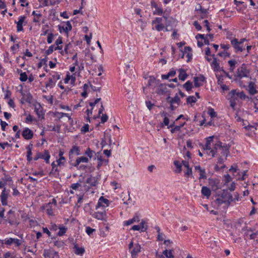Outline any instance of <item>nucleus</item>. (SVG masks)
Wrapping results in <instances>:
<instances>
[{
  "label": "nucleus",
  "instance_id": "17",
  "mask_svg": "<svg viewBox=\"0 0 258 258\" xmlns=\"http://www.w3.org/2000/svg\"><path fill=\"white\" fill-rule=\"evenodd\" d=\"M222 143L220 141L218 142L216 144H215L213 147L211 149L210 151V154H211L213 157H214L217 153V150H219L220 147H221V145Z\"/></svg>",
  "mask_w": 258,
  "mask_h": 258
},
{
  "label": "nucleus",
  "instance_id": "16",
  "mask_svg": "<svg viewBox=\"0 0 258 258\" xmlns=\"http://www.w3.org/2000/svg\"><path fill=\"white\" fill-rule=\"evenodd\" d=\"M38 155H39V159H43L44 160L46 163H49V159L50 157V155L49 154V152L48 150H45L43 153L38 152Z\"/></svg>",
  "mask_w": 258,
  "mask_h": 258
},
{
  "label": "nucleus",
  "instance_id": "44",
  "mask_svg": "<svg viewBox=\"0 0 258 258\" xmlns=\"http://www.w3.org/2000/svg\"><path fill=\"white\" fill-rule=\"evenodd\" d=\"M153 14L154 15L161 16L163 14V10L161 7H158L153 11Z\"/></svg>",
  "mask_w": 258,
  "mask_h": 258
},
{
  "label": "nucleus",
  "instance_id": "13",
  "mask_svg": "<svg viewBox=\"0 0 258 258\" xmlns=\"http://www.w3.org/2000/svg\"><path fill=\"white\" fill-rule=\"evenodd\" d=\"M156 92L159 95H164L168 92L167 84H161L157 88Z\"/></svg>",
  "mask_w": 258,
  "mask_h": 258
},
{
  "label": "nucleus",
  "instance_id": "55",
  "mask_svg": "<svg viewBox=\"0 0 258 258\" xmlns=\"http://www.w3.org/2000/svg\"><path fill=\"white\" fill-rule=\"evenodd\" d=\"M197 101L196 98L193 96H189L186 98L187 104L195 103Z\"/></svg>",
  "mask_w": 258,
  "mask_h": 258
},
{
  "label": "nucleus",
  "instance_id": "1",
  "mask_svg": "<svg viewBox=\"0 0 258 258\" xmlns=\"http://www.w3.org/2000/svg\"><path fill=\"white\" fill-rule=\"evenodd\" d=\"M215 200V204L218 206L224 203H227L230 205L233 202L232 195L228 191V189H222L218 191Z\"/></svg>",
  "mask_w": 258,
  "mask_h": 258
},
{
  "label": "nucleus",
  "instance_id": "18",
  "mask_svg": "<svg viewBox=\"0 0 258 258\" xmlns=\"http://www.w3.org/2000/svg\"><path fill=\"white\" fill-rule=\"evenodd\" d=\"M229 147L230 146L226 144H222L221 145V147H220L219 150H221V154L223 156L227 157L229 153Z\"/></svg>",
  "mask_w": 258,
  "mask_h": 258
},
{
  "label": "nucleus",
  "instance_id": "19",
  "mask_svg": "<svg viewBox=\"0 0 258 258\" xmlns=\"http://www.w3.org/2000/svg\"><path fill=\"white\" fill-rule=\"evenodd\" d=\"M42 209L43 210H45L46 211V213L49 216H53V211L52 207L51 205V203H47L43 205L42 207Z\"/></svg>",
  "mask_w": 258,
  "mask_h": 258
},
{
  "label": "nucleus",
  "instance_id": "57",
  "mask_svg": "<svg viewBox=\"0 0 258 258\" xmlns=\"http://www.w3.org/2000/svg\"><path fill=\"white\" fill-rule=\"evenodd\" d=\"M216 77L217 79V83L219 85H222L223 84V77L222 75H216Z\"/></svg>",
  "mask_w": 258,
  "mask_h": 258
},
{
  "label": "nucleus",
  "instance_id": "27",
  "mask_svg": "<svg viewBox=\"0 0 258 258\" xmlns=\"http://www.w3.org/2000/svg\"><path fill=\"white\" fill-rule=\"evenodd\" d=\"M178 78L182 81H184L187 78L188 75L184 69H180L179 70Z\"/></svg>",
  "mask_w": 258,
  "mask_h": 258
},
{
  "label": "nucleus",
  "instance_id": "35",
  "mask_svg": "<svg viewBox=\"0 0 258 258\" xmlns=\"http://www.w3.org/2000/svg\"><path fill=\"white\" fill-rule=\"evenodd\" d=\"M249 92L251 95L255 94L257 91L254 87V83L252 82L249 83L248 84Z\"/></svg>",
  "mask_w": 258,
  "mask_h": 258
},
{
  "label": "nucleus",
  "instance_id": "41",
  "mask_svg": "<svg viewBox=\"0 0 258 258\" xmlns=\"http://www.w3.org/2000/svg\"><path fill=\"white\" fill-rule=\"evenodd\" d=\"M163 253L167 258H174V255H173L172 250H168L165 249L163 251Z\"/></svg>",
  "mask_w": 258,
  "mask_h": 258
},
{
  "label": "nucleus",
  "instance_id": "52",
  "mask_svg": "<svg viewBox=\"0 0 258 258\" xmlns=\"http://www.w3.org/2000/svg\"><path fill=\"white\" fill-rule=\"evenodd\" d=\"M185 124V122L182 123L180 125H176L174 126V128H172L170 130V132L171 133H174L176 131H179L181 127H182L184 124Z\"/></svg>",
  "mask_w": 258,
  "mask_h": 258
},
{
  "label": "nucleus",
  "instance_id": "56",
  "mask_svg": "<svg viewBox=\"0 0 258 258\" xmlns=\"http://www.w3.org/2000/svg\"><path fill=\"white\" fill-rule=\"evenodd\" d=\"M54 245L57 247H63L64 245V243L62 240H56L54 242Z\"/></svg>",
  "mask_w": 258,
  "mask_h": 258
},
{
  "label": "nucleus",
  "instance_id": "59",
  "mask_svg": "<svg viewBox=\"0 0 258 258\" xmlns=\"http://www.w3.org/2000/svg\"><path fill=\"white\" fill-rule=\"evenodd\" d=\"M206 178H207V176H206V171H205V170L204 169H203L202 170H201L200 172L199 179H206Z\"/></svg>",
  "mask_w": 258,
  "mask_h": 258
},
{
  "label": "nucleus",
  "instance_id": "10",
  "mask_svg": "<svg viewBox=\"0 0 258 258\" xmlns=\"http://www.w3.org/2000/svg\"><path fill=\"white\" fill-rule=\"evenodd\" d=\"M205 81V77L202 75H200L198 77H195L194 78V86L195 87H199L203 85V83Z\"/></svg>",
  "mask_w": 258,
  "mask_h": 258
},
{
  "label": "nucleus",
  "instance_id": "28",
  "mask_svg": "<svg viewBox=\"0 0 258 258\" xmlns=\"http://www.w3.org/2000/svg\"><path fill=\"white\" fill-rule=\"evenodd\" d=\"M72 154H76L77 155H80V147L77 146H73L69 152L70 157H71Z\"/></svg>",
  "mask_w": 258,
  "mask_h": 258
},
{
  "label": "nucleus",
  "instance_id": "9",
  "mask_svg": "<svg viewBox=\"0 0 258 258\" xmlns=\"http://www.w3.org/2000/svg\"><path fill=\"white\" fill-rule=\"evenodd\" d=\"M109 205V201L108 199L104 198L103 197H101L98 200L97 204L96 206V209L102 207H108Z\"/></svg>",
  "mask_w": 258,
  "mask_h": 258
},
{
  "label": "nucleus",
  "instance_id": "11",
  "mask_svg": "<svg viewBox=\"0 0 258 258\" xmlns=\"http://www.w3.org/2000/svg\"><path fill=\"white\" fill-rule=\"evenodd\" d=\"M100 153L98 152L97 153V159L98 160V164L97 165V169H99L103 165H107L108 163V160L103 159L101 155H99Z\"/></svg>",
  "mask_w": 258,
  "mask_h": 258
},
{
  "label": "nucleus",
  "instance_id": "42",
  "mask_svg": "<svg viewBox=\"0 0 258 258\" xmlns=\"http://www.w3.org/2000/svg\"><path fill=\"white\" fill-rule=\"evenodd\" d=\"M229 96H230V99H236L237 97H239V93H236L235 90H232L229 93Z\"/></svg>",
  "mask_w": 258,
  "mask_h": 258
},
{
  "label": "nucleus",
  "instance_id": "48",
  "mask_svg": "<svg viewBox=\"0 0 258 258\" xmlns=\"http://www.w3.org/2000/svg\"><path fill=\"white\" fill-rule=\"evenodd\" d=\"M72 44L70 42H69L68 43H67L65 45L64 50L65 53L66 54H68L69 53H71V52L70 51V49L71 48H72Z\"/></svg>",
  "mask_w": 258,
  "mask_h": 258
},
{
  "label": "nucleus",
  "instance_id": "51",
  "mask_svg": "<svg viewBox=\"0 0 258 258\" xmlns=\"http://www.w3.org/2000/svg\"><path fill=\"white\" fill-rule=\"evenodd\" d=\"M52 169L50 172V174H55L56 172H58L57 165L53 162L51 163Z\"/></svg>",
  "mask_w": 258,
  "mask_h": 258
},
{
  "label": "nucleus",
  "instance_id": "49",
  "mask_svg": "<svg viewBox=\"0 0 258 258\" xmlns=\"http://www.w3.org/2000/svg\"><path fill=\"white\" fill-rule=\"evenodd\" d=\"M67 231V228L64 226L59 227V231L57 233L58 236H62L65 234Z\"/></svg>",
  "mask_w": 258,
  "mask_h": 258
},
{
  "label": "nucleus",
  "instance_id": "7",
  "mask_svg": "<svg viewBox=\"0 0 258 258\" xmlns=\"http://www.w3.org/2000/svg\"><path fill=\"white\" fill-rule=\"evenodd\" d=\"M231 43L235 49L236 52H242L243 51V49L241 46L242 41H238L237 39L234 38L231 40Z\"/></svg>",
  "mask_w": 258,
  "mask_h": 258
},
{
  "label": "nucleus",
  "instance_id": "31",
  "mask_svg": "<svg viewBox=\"0 0 258 258\" xmlns=\"http://www.w3.org/2000/svg\"><path fill=\"white\" fill-rule=\"evenodd\" d=\"M139 221H140V218H139V216H138L137 215H136L133 218L125 221L124 225L128 226V225H130L134 223L135 222H139Z\"/></svg>",
  "mask_w": 258,
  "mask_h": 258
},
{
  "label": "nucleus",
  "instance_id": "60",
  "mask_svg": "<svg viewBox=\"0 0 258 258\" xmlns=\"http://www.w3.org/2000/svg\"><path fill=\"white\" fill-rule=\"evenodd\" d=\"M54 35L52 33H49L47 38V41L48 44H50L52 42L53 40Z\"/></svg>",
  "mask_w": 258,
  "mask_h": 258
},
{
  "label": "nucleus",
  "instance_id": "8",
  "mask_svg": "<svg viewBox=\"0 0 258 258\" xmlns=\"http://www.w3.org/2000/svg\"><path fill=\"white\" fill-rule=\"evenodd\" d=\"M22 136L25 140H29L33 137L34 133L28 127H25L22 133Z\"/></svg>",
  "mask_w": 258,
  "mask_h": 258
},
{
  "label": "nucleus",
  "instance_id": "32",
  "mask_svg": "<svg viewBox=\"0 0 258 258\" xmlns=\"http://www.w3.org/2000/svg\"><path fill=\"white\" fill-rule=\"evenodd\" d=\"M74 249L75 253L77 255H82L85 252L84 248L80 247L78 245H75Z\"/></svg>",
  "mask_w": 258,
  "mask_h": 258
},
{
  "label": "nucleus",
  "instance_id": "25",
  "mask_svg": "<svg viewBox=\"0 0 258 258\" xmlns=\"http://www.w3.org/2000/svg\"><path fill=\"white\" fill-rule=\"evenodd\" d=\"M141 251V246L139 244H136L133 248V249L131 250V254L133 257H135L137 254L140 252Z\"/></svg>",
  "mask_w": 258,
  "mask_h": 258
},
{
  "label": "nucleus",
  "instance_id": "14",
  "mask_svg": "<svg viewBox=\"0 0 258 258\" xmlns=\"http://www.w3.org/2000/svg\"><path fill=\"white\" fill-rule=\"evenodd\" d=\"M34 111L37 115L38 118H44V113L43 112V109L39 103L35 105Z\"/></svg>",
  "mask_w": 258,
  "mask_h": 258
},
{
  "label": "nucleus",
  "instance_id": "6",
  "mask_svg": "<svg viewBox=\"0 0 258 258\" xmlns=\"http://www.w3.org/2000/svg\"><path fill=\"white\" fill-rule=\"evenodd\" d=\"M209 185L213 190H216L220 188V180L216 178H209L208 179Z\"/></svg>",
  "mask_w": 258,
  "mask_h": 258
},
{
  "label": "nucleus",
  "instance_id": "45",
  "mask_svg": "<svg viewBox=\"0 0 258 258\" xmlns=\"http://www.w3.org/2000/svg\"><path fill=\"white\" fill-rule=\"evenodd\" d=\"M228 62L230 66V71L231 72H233L235 68V66L236 63V61L235 59L230 60L228 61Z\"/></svg>",
  "mask_w": 258,
  "mask_h": 258
},
{
  "label": "nucleus",
  "instance_id": "58",
  "mask_svg": "<svg viewBox=\"0 0 258 258\" xmlns=\"http://www.w3.org/2000/svg\"><path fill=\"white\" fill-rule=\"evenodd\" d=\"M83 196H80L78 198L77 203L76 204V207L79 208L81 207V205L83 202Z\"/></svg>",
  "mask_w": 258,
  "mask_h": 258
},
{
  "label": "nucleus",
  "instance_id": "43",
  "mask_svg": "<svg viewBox=\"0 0 258 258\" xmlns=\"http://www.w3.org/2000/svg\"><path fill=\"white\" fill-rule=\"evenodd\" d=\"M94 154H95V152L92 150L90 148H88L85 152V154L90 158L93 157Z\"/></svg>",
  "mask_w": 258,
  "mask_h": 258
},
{
  "label": "nucleus",
  "instance_id": "34",
  "mask_svg": "<svg viewBox=\"0 0 258 258\" xmlns=\"http://www.w3.org/2000/svg\"><path fill=\"white\" fill-rule=\"evenodd\" d=\"M18 72L20 73V80L21 82H25L28 79V76L26 72H22L21 70H18Z\"/></svg>",
  "mask_w": 258,
  "mask_h": 258
},
{
  "label": "nucleus",
  "instance_id": "47",
  "mask_svg": "<svg viewBox=\"0 0 258 258\" xmlns=\"http://www.w3.org/2000/svg\"><path fill=\"white\" fill-rule=\"evenodd\" d=\"M22 243V241L18 238H12V244H14L15 246L19 247Z\"/></svg>",
  "mask_w": 258,
  "mask_h": 258
},
{
  "label": "nucleus",
  "instance_id": "24",
  "mask_svg": "<svg viewBox=\"0 0 258 258\" xmlns=\"http://www.w3.org/2000/svg\"><path fill=\"white\" fill-rule=\"evenodd\" d=\"M213 56V60L211 63V67L213 69L215 72L221 71L220 69L219 63L217 62V59L216 57H214V55Z\"/></svg>",
  "mask_w": 258,
  "mask_h": 258
},
{
  "label": "nucleus",
  "instance_id": "61",
  "mask_svg": "<svg viewBox=\"0 0 258 258\" xmlns=\"http://www.w3.org/2000/svg\"><path fill=\"white\" fill-rule=\"evenodd\" d=\"M190 51H191V48L189 46H185L184 48V51L182 52V54L181 57H183L184 54H187L188 52L189 53Z\"/></svg>",
  "mask_w": 258,
  "mask_h": 258
},
{
  "label": "nucleus",
  "instance_id": "63",
  "mask_svg": "<svg viewBox=\"0 0 258 258\" xmlns=\"http://www.w3.org/2000/svg\"><path fill=\"white\" fill-rule=\"evenodd\" d=\"M95 231V229H93L89 226L87 227L86 228V232L88 235H90Z\"/></svg>",
  "mask_w": 258,
  "mask_h": 258
},
{
  "label": "nucleus",
  "instance_id": "62",
  "mask_svg": "<svg viewBox=\"0 0 258 258\" xmlns=\"http://www.w3.org/2000/svg\"><path fill=\"white\" fill-rule=\"evenodd\" d=\"M47 57H45V58L41 59L40 61L38 64V67L40 68L43 64H46L47 61Z\"/></svg>",
  "mask_w": 258,
  "mask_h": 258
},
{
  "label": "nucleus",
  "instance_id": "15",
  "mask_svg": "<svg viewBox=\"0 0 258 258\" xmlns=\"http://www.w3.org/2000/svg\"><path fill=\"white\" fill-rule=\"evenodd\" d=\"M1 201L3 206H7L8 204L7 200L8 198V193L6 191V189L4 187L1 195Z\"/></svg>",
  "mask_w": 258,
  "mask_h": 258
},
{
  "label": "nucleus",
  "instance_id": "40",
  "mask_svg": "<svg viewBox=\"0 0 258 258\" xmlns=\"http://www.w3.org/2000/svg\"><path fill=\"white\" fill-rule=\"evenodd\" d=\"M55 115L59 119L63 117H68L69 119H72L71 116L69 115L68 113L57 112H56Z\"/></svg>",
  "mask_w": 258,
  "mask_h": 258
},
{
  "label": "nucleus",
  "instance_id": "33",
  "mask_svg": "<svg viewBox=\"0 0 258 258\" xmlns=\"http://www.w3.org/2000/svg\"><path fill=\"white\" fill-rule=\"evenodd\" d=\"M21 94L23 96L22 99L24 100L27 102H31L32 99V96L30 93H28L27 94H26L24 92H21Z\"/></svg>",
  "mask_w": 258,
  "mask_h": 258
},
{
  "label": "nucleus",
  "instance_id": "26",
  "mask_svg": "<svg viewBox=\"0 0 258 258\" xmlns=\"http://www.w3.org/2000/svg\"><path fill=\"white\" fill-rule=\"evenodd\" d=\"M213 136L209 137L206 138V143L203 147L204 150L211 151L212 148L211 146V143L213 141Z\"/></svg>",
  "mask_w": 258,
  "mask_h": 258
},
{
  "label": "nucleus",
  "instance_id": "64",
  "mask_svg": "<svg viewBox=\"0 0 258 258\" xmlns=\"http://www.w3.org/2000/svg\"><path fill=\"white\" fill-rule=\"evenodd\" d=\"M4 258H16L10 252H7L4 255Z\"/></svg>",
  "mask_w": 258,
  "mask_h": 258
},
{
  "label": "nucleus",
  "instance_id": "12",
  "mask_svg": "<svg viewBox=\"0 0 258 258\" xmlns=\"http://www.w3.org/2000/svg\"><path fill=\"white\" fill-rule=\"evenodd\" d=\"M166 100L169 104L176 103L178 105H179L180 103V99L178 96L177 94H176L174 97H171L170 96V94H169L168 96L166 99Z\"/></svg>",
  "mask_w": 258,
  "mask_h": 258
},
{
  "label": "nucleus",
  "instance_id": "38",
  "mask_svg": "<svg viewBox=\"0 0 258 258\" xmlns=\"http://www.w3.org/2000/svg\"><path fill=\"white\" fill-rule=\"evenodd\" d=\"M173 163L175 166L176 167V169L175 170V172L178 173H180L181 171L182 167L181 164L178 161H174Z\"/></svg>",
  "mask_w": 258,
  "mask_h": 258
},
{
  "label": "nucleus",
  "instance_id": "39",
  "mask_svg": "<svg viewBox=\"0 0 258 258\" xmlns=\"http://www.w3.org/2000/svg\"><path fill=\"white\" fill-rule=\"evenodd\" d=\"M192 83L191 82L188 81L183 85V88L187 91H190L192 89Z\"/></svg>",
  "mask_w": 258,
  "mask_h": 258
},
{
  "label": "nucleus",
  "instance_id": "54",
  "mask_svg": "<svg viewBox=\"0 0 258 258\" xmlns=\"http://www.w3.org/2000/svg\"><path fill=\"white\" fill-rule=\"evenodd\" d=\"M208 114L211 118L216 117L217 116V113L215 111L214 109L210 108L208 110Z\"/></svg>",
  "mask_w": 258,
  "mask_h": 258
},
{
  "label": "nucleus",
  "instance_id": "22",
  "mask_svg": "<svg viewBox=\"0 0 258 258\" xmlns=\"http://www.w3.org/2000/svg\"><path fill=\"white\" fill-rule=\"evenodd\" d=\"M89 162V159L87 157H78L76 162L72 164V165L74 167H78L79 165L81 162L88 163Z\"/></svg>",
  "mask_w": 258,
  "mask_h": 258
},
{
  "label": "nucleus",
  "instance_id": "2",
  "mask_svg": "<svg viewBox=\"0 0 258 258\" xmlns=\"http://www.w3.org/2000/svg\"><path fill=\"white\" fill-rule=\"evenodd\" d=\"M99 178L96 176H93L90 175L86 179L84 185L85 190L88 191L93 186H96L98 184Z\"/></svg>",
  "mask_w": 258,
  "mask_h": 258
},
{
  "label": "nucleus",
  "instance_id": "37",
  "mask_svg": "<svg viewBox=\"0 0 258 258\" xmlns=\"http://www.w3.org/2000/svg\"><path fill=\"white\" fill-rule=\"evenodd\" d=\"M62 28L66 33H68L69 31H71L72 29V26L70 22L67 21L66 22V26L65 27L62 26Z\"/></svg>",
  "mask_w": 258,
  "mask_h": 258
},
{
  "label": "nucleus",
  "instance_id": "23",
  "mask_svg": "<svg viewBox=\"0 0 258 258\" xmlns=\"http://www.w3.org/2000/svg\"><path fill=\"white\" fill-rule=\"evenodd\" d=\"M201 194L203 196L206 197L207 199H209L211 195V190L208 187L204 186L202 187Z\"/></svg>",
  "mask_w": 258,
  "mask_h": 258
},
{
  "label": "nucleus",
  "instance_id": "50",
  "mask_svg": "<svg viewBox=\"0 0 258 258\" xmlns=\"http://www.w3.org/2000/svg\"><path fill=\"white\" fill-rule=\"evenodd\" d=\"M54 48H55V46H54V45H50L48 49H47L45 51V54H46V55H48L50 54H51L53 50H54Z\"/></svg>",
  "mask_w": 258,
  "mask_h": 258
},
{
  "label": "nucleus",
  "instance_id": "46",
  "mask_svg": "<svg viewBox=\"0 0 258 258\" xmlns=\"http://www.w3.org/2000/svg\"><path fill=\"white\" fill-rule=\"evenodd\" d=\"M55 83L52 80V78H49L48 82L46 83V87H50V88H53L55 85Z\"/></svg>",
  "mask_w": 258,
  "mask_h": 258
},
{
  "label": "nucleus",
  "instance_id": "4",
  "mask_svg": "<svg viewBox=\"0 0 258 258\" xmlns=\"http://www.w3.org/2000/svg\"><path fill=\"white\" fill-rule=\"evenodd\" d=\"M237 76L242 78L243 77H247L249 74V71L246 68L244 64H242L241 66L237 69Z\"/></svg>",
  "mask_w": 258,
  "mask_h": 258
},
{
  "label": "nucleus",
  "instance_id": "36",
  "mask_svg": "<svg viewBox=\"0 0 258 258\" xmlns=\"http://www.w3.org/2000/svg\"><path fill=\"white\" fill-rule=\"evenodd\" d=\"M195 11L197 12H200V13L204 15H206L207 13V10L203 8L202 6L200 4L198 5L196 7Z\"/></svg>",
  "mask_w": 258,
  "mask_h": 258
},
{
  "label": "nucleus",
  "instance_id": "21",
  "mask_svg": "<svg viewBox=\"0 0 258 258\" xmlns=\"http://www.w3.org/2000/svg\"><path fill=\"white\" fill-rule=\"evenodd\" d=\"M5 222L10 224L11 225H18L15 215L7 216V219H5Z\"/></svg>",
  "mask_w": 258,
  "mask_h": 258
},
{
  "label": "nucleus",
  "instance_id": "53",
  "mask_svg": "<svg viewBox=\"0 0 258 258\" xmlns=\"http://www.w3.org/2000/svg\"><path fill=\"white\" fill-rule=\"evenodd\" d=\"M139 225L141 228V232H144L147 229L148 226L146 224L145 221L142 220Z\"/></svg>",
  "mask_w": 258,
  "mask_h": 258
},
{
  "label": "nucleus",
  "instance_id": "5",
  "mask_svg": "<svg viewBox=\"0 0 258 258\" xmlns=\"http://www.w3.org/2000/svg\"><path fill=\"white\" fill-rule=\"evenodd\" d=\"M43 255L45 258H59L58 252L51 249H44Z\"/></svg>",
  "mask_w": 258,
  "mask_h": 258
},
{
  "label": "nucleus",
  "instance_id": "30",
  "mask_svg": "<svg viewBox=\"0 0 258 258\" xmlns=\"http://www.w3.org/2000/svg\"><path fill=\"white\" fill-rule=\"evenodd\" d=\"M64 152L63 150H60L59 151L58 156L59 158L57 160V165L61 166L63 165L64 163L62 162V160H65V158L63 157Z\"/></svg>",
  "mask_w": 258,
  "mask_h": 258
},
{
  "label": "nucleus",
  "instance_id": "20",
  "mask_svg": "<svg viewBox=\"0 0 258 258\" xmlns=\"http://www.w3.org/2000/svg\"><path fill=\"white\" fill-rule=\"evenodd\" d=\"M93 217L100 220H105L106 218V212H96L93 215Z\"/></svg>",
  "mask_w": 258,
  "mask_h": 258
},
{
  "label": "nucleus",
  "instance_id": "29",
  "mask_svg": "<svg viewBox=\"0 0 258 258\" xmlns=\"http://www.w3.org/2000/svg\"><path fill=\"white\" fill-rule=\"evenodd\" d=\"M32 15L34 16L33 22L34 23H39L40 21V18L42 17V14L38 12L37 13L34 11L32 12Z\"/></svg>",
  "mask_w": 258,
  "mask_h": 258
},
{
  "label": "nucleus",
  "instance_id": "3",
  "mask_svg": "<svg viewBox=\"0 0 258 258\" xmlns=\"http://www.w3.org/2000/svg\"><path fill=\"white\" fill-rule=\"evenodd\" d=\"M162 18L156 17L154 20L152 21V25L156 24L155 27V29L158 32L164 30V29L165 31H168L169 30L167 29V27L169 26V25L166 24L165 25H164L162 23Z\"/></svg>",
  "mask_w": 258,
  "mask_h": 258
}]
</instances>
